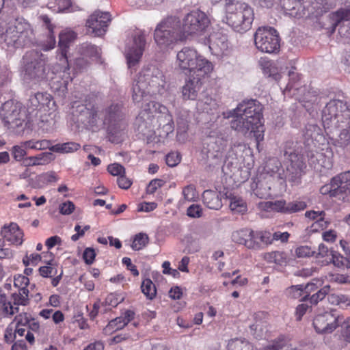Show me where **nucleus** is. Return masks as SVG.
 <instances>
[{
	"label": "nucleus",
	"mask_w": 350,
	"mask_h": 350,
	"mask_svg": "<svg viewBox=\"0 0 350 350\" xmlns=\"http://www.w3.org/2000/svg\"><path fill=\"white\" fill-rule=\"evenodd\" d=\"M139 133L146 137L148 143H164L174 129L172 114L159 103L150 101L136 119Z\"/></svg>",
	"instance_id": "f257e3e1"
},
{
	"label": "nucleus",
	"mask_w": 350,
	"mask_h": 350,
	"mask_svg": "<svg viewBox=\"0 0 350 350\" xmlns=\"http://www.w3.org/2000/svg\"><path fill=\"white\" fill-rule=\"evenodd\" d=\"M165 76L155 66L144 68L133 85V100L139 103L147 94L162 95L167 88Z\"/></svg>",
	"instance_id": "f03ea898"
},
{
	"label": "nucleus",
	"mask_w": 350,
	"mask_h": 350,
	"mask_svg": "<svg viewBox=\"0 0 350 350\" xmlns=\"http://www.w3.org/2000/svg\"><path fill=\"white\" fill-rule=\"evenodd\" d=\"M254 18L253 8L239 1L226 4V23L234 31L243 33L250 29Z\"/></svg>",
	"instance_id": "7ed1b4c3"
},
{
	"label": "nucleus",
	"mask_w": 350,
	"mask_h": 350,
	"mask_svg": "<svg viewBox=\"0 0 350 350\" xmlns=\"http://www.w3.org/2000/svg\"><path fill=\"white\" fill-rule=\"evenodd\" d=\"M322 122L329 133H333L336 127L350 128V108L347 103L330 100L323 109Z\"/></svg>",
	"instance_id": "20e7f679"
},
{
	"label": "nucleus",
	"mask_w": 350,
	"mask_h": 350,
	"mask_svg": "<svg viewBox=\"0 0 350 350\" xmlns=\"http://www.w3.org/2000/svg\"><path fill=\"white\" fill-rule=\"evenodd\" d=\"M1 38L10 49L29 46L36 40L31 25L25 20L16 21L14 25L9 26L1 35Z\"/></svg>",
	"instance_id": "39448f33"
},
{
	"label": "nucleus",
	"mask_w": 350,
	"mask_h": 350,
	"mask_svg": "<svg viewBox=\"0 0 350 350\" xmlns=\"http://www.w3.org/2000/svg\"><path fill=\"white\" fill-rule=\"evenodd\" d=\"M154 39L162 49L171 48L178 42L185 40L179 20L170 16L161 21L155 28Z\"/></svg>",
	"instance_id": "423d86ee"
},
{
	"label": "nucleus",
	"mask_w": 350,
	"mask_h": 350,
	"mask_svg": "<svg viewBox=\"0 0 350 350\" xmlns=\"http://www.w3.org/2000/svg\"><path fill=\"white\" fill-rule=\"evenodd\" d=\"M178 66L190 76L205 77L213 70L212 64L192 48L185 47L176 55Z\"/></svg>",
	"instance_id": "0eeeda50"
},
{
	"label": "nucleus",
	"mask_w": 350,
	"mask_h": 350,
	"mask_svg": "<svg viewBox=\"0 0 350 350\" xmlns=\"http://www.w3.org/2000/svg\"><path fill=\"white\" fill-rule=\"evenodd\" d=\"M24 80L37 83L46 79L47 57L40 51H27L23 57Z\"/></svg>",
	"instance_id": "6e6552de"
},
{
	"label": "nucleus",
	"mask_w": 350,
	"mask_h": 350,
	"mask_svg": "<svg viewBox=\"0 0 350 350\" xmlns=\"http://www.w3.org/2000/svg\"><path fill=\"white\" fill-rule=\"evenodd\" d=\"M0 115L8 129L17 134L23 131L26 113L21 103L13 100L5 102L1 106Z\"/></svg>",
	"instance_id": "1a4fd4ad"
},
{
	"label": "nucleus",
	"mask_w": 350,
	"mask_h": 350,
	"mask_svg": "<svg viewBox=\"0 0 350 350\" xmlns=\"http://www.w3.org/2000/svg\"><path fill=\"white\" fill-rule=\"evenodd\" d=\"M254 37L255 46L260 51L267 53L279 51L280 37L274 28L271 27H258Z\"/></svg>",
	"instance_id": "9d476101"
},
{
	"label": "nucleus",
	"mask_w": 350,
	"mask_h": 350,
	"mask_svg": "<svg viewBox=\"0 0 350 350\" xmlns=\"http://www.w3.org/2000/svg\"><path fill=\"white\" fill-rule=\"evenodd\" d=\"M210 24V20L206 14L200 10L188 13L183 18L181 31L185 40L189 36L200 35L205 31Z\"/></svg>",
	"instance_id": "9b49d317"
},
{
	"label": "nucleus",
	"mask_w": 350,
	"mask_h": 350,
	"mask_svg": "<svg viewBox=\"0 0 350 350\" xmlns=\"http://www.w3.org/2000/svg\"><path fill=\"white\" fill-rule=\"evenodd\" d=\"M146 45L145 34L141 31L133 33L126 43L125 57L129 69L135 68L139 64Z\"/></svg>",
	"instance_id": "f8f14e48"
},
{
	"label": "nucleus",
	"mask_w": 350,
	"mask_h": 350,
	"mask_svg": "<svg viewBox=\"0 0 350 350\" xmlns=\"http://www.w3.org/2000/svg\"><path fill=\"white\" fill-rule=\"evenodd\" d=\"M227 146V141L220 137H209L202 153L206 156L209 166L220 165L223 161L224 152Z\"/></svg>",
	"instance_id": "ddd939ff"
},
{
	"label": "nucleus",
	"mask_w": 350,
	"mask_h": 350,
	"mask_svg": "<svg viewBox=\"0 0 350 350\" xmlns=\"http://www.w3.org/2000/svg\"><path fill=\"white\" fill-rule=\"evenodd\" d=\"M343 317L336 310H331L317 314L313 320V326L316 332L320 334H329L339 326Z\"/></svg>",
	"instance_id": "4468645a"
},
{
	"label": "nucleus",
	"mask_w": 350,
	"mask_h": 350,
	"mask_svg": "<svg viewBox=\"0 0 350 350\" xmlns=\"http://www.w3.org/2000/svg\"><path fill=\"white\" fill-rule=\"evenodd\" d=\"M262 107L256 100L243 101L233 109L234 114H241L250 120L256 126L261 125Z\"/></svg>",
	"instance_id": "2eb2a0df"
},
{
	"label": "nucleus",
	"mask_w": 350,
	"mask_h": 350,
	"mask_svg": "<svg viewBox=\"0 0 350 350\" xmlns=\"http://www.w3.org/2000/svg\"><path fill=\"white\" fill-rule=\"evenodd\" d=\"M111 21V18L109 12L98 10L89 16L86 21V26L88 31L94 36H102L106 33Z\"/></svg>",
	"instance_id": "dca6fc26"
},
{
	"label": "nucleus",
	"mask_w": 350,
	"mask_h": 350,
	"mask_svg": "<svg viewBox=\"0 0 350 350\" xmlns=\"http://www.w3.org/2000/svg\"><path fill=\"white\" fill-rule=\"evenodd\" d=\"M293 159L288 161L286 172H283V179L293 185H298L301 182L306 164L303 156H293Z\"/></svg>",
	"instance_id": "f3484780"
},
{
	"label": "nucleus",
	"mask_w": 350,
	"mask_h": 350,
	"mask_svg": "<svg viewBox=\"0 0 350 350\" xmlns=\"http://www.w3.org/2000/svg\"><path fill=\"white\" fill-rule=\"evenodd\" d=\"M72 114L78 122L93 124L95 122L97 110L94 104L75 102L72 105Z\"/></svg>",
	"instance_id": "a211bd4d"
},
{
	"label": "nucleus",
	"mask_w": 350,
	"mask_h": 350,
	"mask_svg": "<svg viewBox=\"0 0 350 350\" xmlns=\"http://www.w3.org/2000/svg\"><path fill=\"white\" fill-rule=\"evenodd\" d=\"M332 30L338 27V33L341 36H350V5L348 8H342L332 14Z\"/></svg>",
	"instance_id": "6ab92c4d"
},
{
	"label": "nucleus",
	"mask_w": 350,
	"mask_h": 350,
	"mask_svg": "<svg viewBox=\"0 0 350 350\" xmlns=\"http://www.w3.org/2000/svg\"><path fill=\"white\" fill-rule=\"evenodd\" d=\"M310 0H281L282 6L286 14L293 17H303L306 12L310 14Z\"/></svg>",
	"instance_id": "aec40b11"
},
{
	"label": "nucleus",
	"mask_w": 350,
	"mask_h": 350,
	"mask_svg": "<svg viewBox=\"0 0 350 350\" xmlns=\"http://www.w3.org/2000/svg\"><path fill=\"white\" fill-rule=\"evenodd\" d=\"M230 116L232 118L230 122V126L232 129L241 133L243 135H247L255 132L258 129L255 124L249 120L248 118L241 114H234L233 110L230 112Z\"/></svg>",
	"instance_id": "412c9836"
},
{
	"label": "nucleus",
	"mask_w": 350,
	"mask_h": 350,
	"mask_svg": "<svg viewBox=\"0 0 350 350\" xmlns=\"http://www.w3.org/2000/svg\"><path fill=\"white\" fill-rule=\"evenodd\" d=\"M104 124L109 126L122 122L124 114L122 105L120 103H112L103 111Z\"/></svg>",
	"instance_id": "4be33fe9"
},
{
	"label": "nucleus",
	"mask_w": 350,
	"mask_h": 350,
	"mask_svg": "<svg viewBox=\"0 0 350 350\" xmlns=\"http://www.w3.org/2000/svg\"><path fill=\"white\" fill-rule=\"evenodd\" d=\"M1 235L8 241L20 245L23 242V232L16 224L12 223L9 226H4L1 230Z\"/></svg>",
	"instance_id": "5701e85b"
},
{
	"label": "nucleus",
	"mask_w": 350,
	"mask_h": 350,
	"mask_svg": "<svg viewBox=\"0 0 350 350\" xmlns=\"http://www.w3.org/2000/svg\"><path fill=\"white\" fill-rule=\"evenodd\" d=\"M192 79H189L183 87L182 93L185 99L195 100L198 96V93L201 89V79L204 77L190 76Z\"/></svg>",
	"instance_id": "b1692460"
},
{
	"label": "nucleus",
	"mask_w": 350,
	"mask_h": 350,
	"mask_svg": "<svg viewBox=\"0 0 350 350\" xmlns=\"http://www.w3.org/2000/svg\"><path fill=\"white\" fill-rule=\"evenodd\" d=\"M210 50L216 55H222L228 51V43L227 38L221 33H215L209 38Z\"/></svg>",
	"instance_id": "393cba45"
},
{
	"label": "nucleus",
	"mask_w": 350,
	"mask_h": 350,
	"mask_svg": "<svg viewBox=\"0 0 350 350\" xmlns=\"http://www.w3.org/2000/svg\"><path fill=\"white\" fill-rule=\"evenodd\" d=\"M109 139L113 143L119 144L125 137L126 124L124 121L107 126Z\"/></svg>",
	"instance_id": "a878e982"
},
{
	"label": "nucleus",
	"mask_w": 350,
	"mask_h": 350,
	"mask_svg": "<svg viewBox=\"0 0 350 350\" xmlns=\"http://www.w3.org/2000/svg\"><path fill=\"white\" fill-rule=\"evenodd\" d=\"M202 200L208 208L218 210L222 206L221 198L216 191L206 190L202 193Z\"/></svg>",
	"instance_id": "bb28decb"
},
{
	"label": "nucleus",
	"mask_w": 350,
	"mask_h": 350,
	"mask_svg": "<svg viewBox=\"0 0 350 350\" xmlns=\"http://www.w3.org/2000/svg\"><path fill=\"white\" fill-rule=\"evenodd\" d=\"M135 316V312L131 310H126L120 317H117L108 323L107 329H121L131 321Z\"/></svg>",
	"instance_id": "cd10ccee"
},
{
	"label": "nucleus",
	"mask_w": 350,
	"mask_h": 350,
	"mask_svg": "<svg viewBox=\"0 0 350 350\" xmlns=\"http://www.w3.org/2000/svg\"><path fill=\"white\" fill-rule=\"evenodd\" d=\"M39 18L43 23V25L49 30L48 40L46 43L43 42L41 44L42 49L44 51H49L55 46V38L53 34L54 26L51 22V19L46 15H41Z\"/></svg>",
	"instance_id": "c85d7f7f"
},
{
	"label": "nucleus",
	"mask_w": 350,
	"mask_h": 350,
	"mask_svg": "<svg viewBox=\"0 0 350 350\" xmlns=\"http://www.w3.org/2000/svg\"><path fill=\"white\" fill-rule=\"evenodd\" d=\"M305 216L312 220H315V222L312 224V227H313L316 230H318L319 228L321 230L327 228L329 224V222L325 219V213L323 211H306L305 213Z\"/></svg>",
	"instance_id": "c756f323"
},
{
	"label": "nucleus",
	"mask_w": 350,
	"mask_h": 350,
	"mask_svg": "<svg viewBox=\"0 0 350 350\" xmlns=\"http://www.w3.org/2000/svg\"><path fill=\"white\" fill-rule=\"evenodd\" d=\"M265 314L262 312L255 313L254 318L255 323L250 325V328L252 334L256 338H261L265 329V325L262 319L265 318Z\"/></svg>",
	"instance_id": "7c9ffc66"
},
{
	"label": "nucleus",
	"mask_w": 350,
	"mask_h": 350,
	"mask_svg": "<svg viewBox=\"0 0 350 350\" xmlns=\"http://www.w3.org/2000/svg\"><path fill=\"white\" fill-rule=\"evenodd\" d=\"M196 107L198 110L200 111L211 113V111L217 109V103L213 98L208 96H205L197 101Z\"/></svg>",
	"instance_id": "2f4dec72"
},
{
	"label": "nucleus",
	"mask_w": 350,
	"mask_h": 350,
	"mask_svg": "<svg viewBox=\"0 0 350 350\" xmlns=\"http://www.w3.org/2000/svg\"><path fill=\"white\" fill-rule=\"evenodd\" d=\"M80 148V144L70 142L63 144H57L54 146H52L49 148V150L51 151L62 153V154H66V153H70L77 151Z\"/></svg>",
	"instance_id": "473e14b6"
},
{
	"label": "nucleus",
	"mask_w": 350,
	"mask_h": 350,
	"mask_svg": "<svg viewBox=\"0 0 350 350\" xmlns=\"http://www.w3.org/2000/svg\"><path fill=\"white\" fill-rule=\"evenodd\" d=\"M281 163L276 158L269 159L265 166V171L270 174L271 176H274L276 175L279 179H283V174L280 172L281 170ZM284 172V170H282Z\"/></svg>",
	"instance_id": "72a5a7b5"
},
{
	"label": "nucleus",
	"mask_w": 350,
	"mask_h": 350,
	"mask_svg": "<svg viewBox=\"0 0 350 350\" xmlns=\"http://www.w3.org/2000/svg\"><path fill=\"white\" fill-rule=\"evenodd\" d=\"M291 340L284 336H280L264 348V350H288L291 347Z\"/></svg>",
	"instance_id": "f704fd0d"
},
{
	"label": "nucleus",
	"mask_w": 350,
	"mask_h": 350,
	"mask_svg": "<svg viewBox=\"0 0 350 350\" xmlns=\"http://www.w3.org/2000/svg\"><path fill=\"white\" fill-rule=\"evenodd\" d=\"M228 350H254V346L245 339L234 338L228 342Z\"/></svg>",
	"instance_id": "c9c22d12"
},
{
	"label": "nucleus",
	"mask_w": 350,
	"mask_h": 350,
	"mask_svg": "<svg viewBox=\"0 0 350 350\" xmlns=\"http://www.w3.org/2000/svg\"><path fill=\"white\" fill-rule=\"evenodd\" d=\"M304 136L307 139L320 141L323 138L321 129L315 124H308L304 131Z\"/></svg>",
	"instance_id": "e433bc0d"
},
{
	"label": "nucleus",
	"mask_w": 350,
	"mask_h": 350,
	"mask_svg": "<svg viewBox=\"0 0 350 350\" xmlns=\"http://www.w3.org/2000/svg\"><path fill=\"white\" fill-rule=\"evenodd\" d=\"M340 130L338 138L336 140V145L340 147H347L350 144V128L336 127L335 130Z\"/></svg>",
	"instance_id": "4c0bfd02"
},
{
	"label": "nucleus",
	"mask_w": 350,
	"mask_h": 350,
	"mask_svg": "<svg viewBox=\"0 0 350 350\" xmlns=\"http://www.w3.org/2000/svg\"><path fill=\"white\" fill-rule=\"evenodd\" d=\"M142 293L149 299H152L157 293L155 285L150 279H145L143 280L141 286Z\"/></svg>",
	"instance_id": "58836bf2"
},
{
	"label": "nucleus",
	"mask_w": 350,
	"mask_h": 350,
	"mask_svg": "<svg viewBox=\"0 0 350 350\" xmlns=\"http://www.w3.org/2000/svg\"><path fill=\"white\" fill-rule=\"evenodd\" d=\"M70 0H49L48 3L49 8L56 12H64L70 8Z\"/></svg>",
	"instance_id": "ea45409f"
},
{
	"label": "nucleus",
	"mask_w": 350,
	"mask_h": 350,
	"mask_svg": "<svg viewBox=\"0 0 350 350\" xmlns=\"http://www.w3.org/2000/svg\"><path fill=\"white\" fill-rule=\"evenodd\" d=\"M39 126L44 132H50L53 129L55 120L51 114L40 115Z\"/></svg>",
	"instance_id": "a19ab883"
},
{
	"label": "nucleus",
	"mask_w": 350,
	"mask_h": 350,
	"mask_svg": "<svg viewBox=\"0 0 350 350\" xmlns=\"http://www.w3.org/2000/svg\"><path fill=\"white\" fill-rule=\"evenodd\" d=\"M285 293L288 297L292 299H299L303 300L304 297V285H293L287 288L285 291Z\"/></svg>",
	"instance_id": "79ce46f5"
},
{
	"label": "nucleus",
	"mask_w": 350,
	"mask_h": 350,
	"mask_svg": "<svg viewBox=\"0 0 350 350\" xmlns=\"http://www.w3.org/2000/svg\"><path fill=\"white\" fill-rule=\"evenodd\" d=\"M76 33L72 31H66L59 35V45L62 49L68 47V44L76 38Z\"/></svg>",
	"instance_id": "37998d69"
},
{
	"label": "nucleus",
	"mask_w": 350,
	"mask_h": 350,
	"mask_svg": "<svg viewBox=\"0 0 350 350\" xmlns=\"http://www.w3.org/2000/svg\"><path fill=\"white\" fill-rule=\"evenodd\" d=\"M249 229H242L236 232H234L232 234V239L233 241L239 244H243L246 247L247 241H249Z\"/></svg>",
	"instance_id": "c03bdc74"
},
{
	"label": "nucleus",
	"mask_w": 350,
	"mask_h": 350,
	"mask_svg": "<svg viewBox=\"0 0 350 350\" xmlns=\"http://www.w3.org/2000/svg\"><path fill=\"white\" fill-rule=\"evenodd\" d=\"M330 286L325 285L319 289L316 293L310 297L309 300L312 304H317L322 301L330 292Z\"/></svg>",
	"instance_id": "a18cd8bd"
},
{
	"label": "nucleus",
	"mask_w": 350,
	"mask_h": 350,
	"mask_svg": "<svg viewBox=\"0 0 350 350\" xmlns=\"http://www.w3.org/2000/svg\"><path fill=\"white\" fill-rule=\"evenodd\" d=\"M249 233H250V236L247 244H246V247L254 250L259 249L260 247V231H254L249 229Z\"/></svg>",
	"instance_id": "49530a36"
},
{
	"label": "nucleus",
	"mask_w": 350,
	"mask_h": 350,
	"mask_svg": "<svg viewBox=\"0 0 350 350\" xmlns=\"http://www.w3.org/2000/svg\"><path fill=\"white\" fill-rule=\"evenodd\" d=\"M339 177L336 176L333 177L329 183H328L329 186H332V197H336L340 194L345 192V185H342L340 180Z\"/></svg>",
	"instance_id": "de8ad7c7"
},
{
	"label": "nucleus",
	"mask_w": 350,
	"mask_h": 350,
	"mask_svg": "<svg viewBox=\"0 0 350 350\" xmlns=\"http://www.w3.org/2000/svg\"><path fill=\"white\" fill-rule=\"evenodd\" d=\"M148 242V237L144 233L135 235L131 247L134 250H139L144 247Z\"/></svg>",
	"instance_id": "09e8293b"
},
{
	"label": "nucleus",
	"mask_w": 350,
	"mask_h": 350,
	"mask_svg": "<svg viewBox=\"0 0 350 350\" xmlns=\"http://www.w3.org/2000/svg\"><path fill=\"white\" fill-rule=\"evenodd\" d=\"M296 144L292 141H288L285 143L284 148V155L289 161H292L293 156H302L295 149Z\"/></svg>",
	"instance_id": "8fccbe9b"
},
{
	"label": "nucleus",
	"mask_w": 350,
	"mask_h": 350,
	"mask_svg": "<svg viewBox=\"0 0 350 350\" xmlns=\"http://www.w3.org/2000/svg\"><path fill=\"white\" fill-rule=\"evenodd\" d=\"M24 146L26 148L36 149V150H44L49 148V142L47 140H29L23 143Z\"/></svg>",
	"instance_id": "3c124183"
},
{
	"label": "nucleus",
	"mask_w": 350,
	"mask_h": 350,
	"mask_svg": "<svg viewBox=\"0 0 350 350\" xmlns=\"http://www.w3.org/2000/svg\"><path fill=\"white\" fill-rule=\"evenodd\" d=\"M322 282L319 279H313L312 282L308 283L306 285L304 286V297L303 298V301H306L308 299L310 293L316 291L320 286H321Z\"/></svg>",
	"instance_id": "603ef678"
},
{
	"label": "nucleus",
	"mask_w": 350,
	"mask_h": 350,
	"mask_svg": "<svg viewBox=\"0 0 350 350\" xmlns=\"http://www.w3.org/2000/svg\"><path fill=\"white\" fill-rule=\"evenodd\" d=\"M306 208V202L303 201H294L287 203L286 213L291 214L302 211Z\"/></svg>",
	"instance_id": "864d4df0"
},
{
	"label": "nucleus",
	"mask_w": 350,
	"mask_h": 350,
	"mask_svg": "<svg viewBox=\"0 0 350 350\" xmlns=\"http://www.w3.org/2000/svg\"><path fill=\"white\" fill-rule=\"evenodd\" d=\"M51 154L49 152H42L36 157H30L26 159V165H41V164H42L41 161L44 160L45 161L48 160L49 159V157L51 156Z\"/></svg>",
	"instance_id": "5fc2aeb1"
},
{
	"label": "nucleus",
	"mask_w": 350,
	"mask_h": 350,
	"mask_svg": "<svg viewBox=\"0 0 350 350\" xmlns=\"http://www.w3.org/2000/svg\"><path fill=\"white\" fill-rule=\"evenodd\" d=\"M330 254L332 255V262L335 266L350 267L349 260L347 258L334 253V251H330Z\"/></svg>",
	"instance_id": "6e6d98bb"
},
{
	"label": "nucleus",
	"mask_w": 350,
	"mask_h": 350,
	"mask_svg": "<svg viewBox=\"0 0 350 350\" xmlns=\"http://www.w3.org/2000/svg\"><path fill=\"white\" fill-rule=\"evenodd\" d=\"M342 327V336L344 340L350 343V317L341 321L340 323Z\"/></svg>",
	"instance_id": "4d7b16f0"
},
{
	"label": "nucleus",
	"mask_w": 350,
	"mask_h": 350,
	"mask_svg": "<svg viewBox=\"0 0 350 350\" xmlns=\"http://www.w3.org/2000/svg\"><path fill=\"white\" fill-rule=\"evenodd\" d=\"M329 281L340 284H350V274H330Z\"/></svg>",
	"instance_id": "13d9d810"
},
{
	"label": "nucleus",
	"mask_w": 350,
	"mask_h": 350,
	"mask_svg": "<svg viewBox=\"0 0 350 350\" xmlns=\"http://www.w3.org/2000/svg\"><path fill=\"white\" fill-rule=\"evenodd\" d=\"M230 208L232 211L237 213H243L246 210L244 202L241 199L234 198L231 200Z\"/></svg>",
	"instance_id": "bf43d9fd"
},
{
	"label": "nucleus",
	"mask_w": 350,
	"mask_h": 350,
	"mask_svg": "<svg viewBox=\"0 0 350 350\" xmlns=\"http://www.w3.org/2000/svg\"><path fill=\"white\" fill-rule=\"evenodd\" d=\"M107 170L112 176H117L118 177L125 174L124 167L117 163L109 165Z\"/></svg>",
	"instance_id": "052dcab7"
},
{
	"label": "nucleus",
	"mask_w": 350,
	"mask_h": 350,
	"mask_svg": "<svg viewBox=\"0 0 350 350\" xmlns=\"http://www.w3.org/2000/svg\"><path fill=\"white\" fill-rule=\"evenodd\" d=\"M183 194L187 201H193L196 198V188L193 185H187L183 189Z\"/></svg>",
	"instance_id": "680f3d73"
},
{
	"label": "nucleus",
	"mask_w": 350,
	"mask_h": 350,
	"mask_svg": "<svg viewBox=\"0 0 350 350\" xmlns=\"http://www.w3.org/2000/svg\"><path fill=\"white\" fill-rule=\"evenodd\" d=\"M165 181L162 179H154L152 180L146 188V192L148 194L154 193L157 189L163 186Z\"/></svg>",
	"instance_id": "e2e57ef3"
},
{
	"label": "nucleus",
	"mask_w": 350,
	"mask_h": 350,
	"mask_svg": "<svg viewBox=\"0 0 350 350\" xmlns=\"http://www.w3.org/2000/svg\"><path fill=\"white\" fill-rule=\"evenodd\" d=\"M53 264L52 261H50L46 266H42L39 268V272L40 275L44 278L51 277L52 274H56V270L53 267Z\"/></svg>",
	"instance_id": "0e129e2a"
},
{
	"label": "nucleus",
	"mask_w": 350,
	"mask_h": 350,
	"mask_svg": "<svg viewBox=\"0 0 350 350\" xmlns=\"http://www.w3.org/2000/svg\"><path fill=\"white\" fill-rule=\"evenodd\" d=\"M75 206L71 201H67L59 204V210L62 215H70L75 210Z\"/></svg>",
	"instance_id": "69168bd1"
},
{
	"label": "nucleus",
	"mask_w": 350,
	"mask_h": 350,
	"mask_svg": "<svg viewBox=\"0 0 350 350\" xmlns=\"http://www.w3.org/2000/svg\"><path fill=\"white\" fill-rule=\"evenodd\" d=\"M187 214L190 217L199 218L202 216V208L198 204H192L188 207Z\"/></svg>",
	"instance_id": "338daca9"
},
{
	"label": "nucleus",
	"mask_w": 350,
	"mask_h": 350,
	"mask_svg": "<svg viewBox=\"0 0 350 350\" xmlns=\"http://www.w3.org/2000/svg\"><path fill=\"white\" fill-rule=\"evenodd\" d=\"M25 149L26 148L23 144L22 146H14L12 149L14 158L16 161H21L27 154Z\"/></svg>",
	"instance_id": "774afa93"
}]
</instances>
